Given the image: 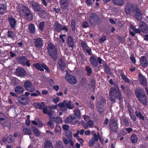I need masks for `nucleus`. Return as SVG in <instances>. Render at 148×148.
<instances>
[{"label":"nucleus","mask_w":148,"mask_h":148,"mask_svg":"<svg viewBox=\"0 0 148 148\" xmlns=\"http://www.w3.org/2000/svg\"><path fill=\"white\" fill-rule=\"evenodd\" d=\"M49 107L50 106H45V107H44V108H43V109H42V110H43V112L44 114H46L48 112V111L47 108L48 107Z\"/></svg>","instance_id":"nucleus-61"},{"label":"nucleus","mask_w":148,"mask_h":148,"mask_svg":"<svg viewBox=\"0 0 148 148\" xmlns=\"http://www.w3.org/2000/svg\"><path fill=\"white\" fill-rule=\"evenodd\" d=\"M123 121L125 126L128 127L129 125V121L126 118L123 119Z\"/></svg>","instance_id":"nucleus-53"},{"label":"nucleus","mask_w":148,"mask_h":148,"mask_svg":"<svg viewBox=\"0 0 148 148\" xmlns=\"http://www.w3.org/2000/svg\"><path fill=\"white\" fill-rule=\"evenodd\" d=\"M81 46L82 49L84 50L87 49L89 48V47L87 45V44L84 41H82L81 43Z\"/></svg>","instance_id":"nucleus-36"},{"label":"nucleus","mask_w":148,"mask_h":148,"mask_svg":"<svg viewBox=\"0 0 148 148\" xmlns=\"http://www.w3.org/2000/svg\"><path fill=\"white\" fill-rule=\"evenodd\" d=\"M19 12L21 14L25 15L28 20L31 21L33 19L32 13L29 9L26 6L22 5L19 7Z\"/></svg>","instance_id":"nucleus-4"},{"label":"nucleus","mask_w":148,"mask_h":148,"mask_svg":"<svg viewBox=\"0 0 148 148\" xmlns=\"http://www.w3.org/2000/svg\"><path fill=\"white\" fill-rule=\"evenodd\" d=\"M82 26L84 28L88 27H89V23L87 21H84L82 24Z\"/></svg>","instance_id":"nucleus-52"},{"label":"nucleus","mask_w":148,"mask_h":148,"mask_svg":"<svg viewBox=\"0 0 148 148\" xmlns=\"http://www.w3.org/2000/svg\"><path fill=\"white\" fill-rule=\"evenodd\" d=\"M106 35H103L100 39V42H103L106 40Z\"/></svg>","instance_id":"nucleus-60"},{"label":"nucleus","mask_w":148,"mask_h":148,"mask_svg":"<svg viewBox=\"0 0 148 148\" xmlns=\"http://www.w3.org/2000/svg\"><path fill=\"white\" fill-rule=\"evenodd\" d=\"M130 115L131 118L132 119L133 121H135L136 120V117L134 113Z\"/></svg>","instance_id":"nucleus-63"},{"label":"nucleus","mask_w":148,"mask_h":148,"mask_svg":"<svg viewBox=\"0 0 148 148\" xmlns=\"http://www.w3.org/2000/svg\"><path fill=\"white\" fill-rule=\"evenodd\" d=\"M113 3L117 6L122 5L123 4V0H112Z\"/></svg>","instance_id":"nucleus-32"},{"label":"nucleus","mask_w":148,"mask_h":148,"mask_svg":"<svg viewBox=\"0 0 148 148\" xmlns=\"http://www.w3.org/2000/svg\"><path fill=\"white\" fill-rule=\"evenodd\" d=\"M89 60L90 64L94 67H96L97 66L98 63L97 60L94 57H90V58Z\"/></svg>","instance_id":"nucleus-25"},{"label":"nucleus","mask_w":148,"mask_h":148,"mask_svg":"<svg viewBox=\"0 0 148 148\" xmlns=\"http://www.w3.org/2000/svg\"><path fill=\"white\" fill-rule=\"evenodd\" d=\"M60 3L61 5V8L65 10L67 9L69 6V0H60Z\"/></svg>","instance_id":"nucleus-20"},{"label":"nucleus","mask_w":148,"mask_h":148,"mask_svg":"<svg viewBox=\"0 0 148 148\" xmlns=\"http://www.w3.org/2000/svg\"><path fill=\"white\" fill-rule=\"evenodd\" d=\"M65 135L67 138L69 139H71L72 137L71 132L69 131H67L65 132Z\"/></svg>","instance_id":"nucleus-45"},{"label":"nucleus","mask_w":148,"mask_h":148,"mask_svg":"<svg viewBox=\"0 0 148 148\" xmlns=\"http://www.w3.org/2000/svg\"><path fill=\"white\" fill-rule=\"evenodd\" d=\"M136 116L137 117H139L140 119L144 121L145 118L144 116H143L141 113L140 112H138L137 111L135 112Z\"/></svg>","instance_id":"nucleus-38"},{"label":"nucleus","mask_w":148,"mask_h":148,"mask_svg":"<svg viewBox=\"0 0 148 148\" xmlns=\"http://www.w3.org/2000/svg\"><path fill=\"white\" fill-rule=\"evenodd\" d=\"M14 141V138L12 135H10L7 138V141L9 143H12Z\"/></svg>","instance_id":"nucleus-49"},{"label":"nucleus","mask_w":148,"mask_h":148,"mask_svg":"<svg viewBox=\"0 0 148 148\" xmlns=\"http://www.w3.org/2000/svg\"><path fill=\"white\" fill-rule=\"evenodd\" d=\"M144 92L142 89L140 90V91L136 92V95L137 98L140 102L144 106L147 105V100L145 94H144Z\"/></svg>","instance_id":"nucleus-6"},{"label":"nucleus","mask_w":148,"mask_h":148,"mask_svg":"<svg viewBox=\"0 0 148 148\" xmlns=\"http://www.w3.org/2000/svg\"><path fill=\"white\" fill-rule=\"evenodd\" d=\"M36 92L32 93L31 94L32 96L37 97L38 96H41V94L40 91L38 90H36Z\"/></svg>","instance_id":"nucleus-46"},{"label":"nucleus","mask_w":148,"mask_h":148,"mask_svg":"<svg viewBox=\"0 0 148 148\" xmlns=\"http://www.w3.org/2000/svg\"><path fill=\"white\" fill-rule=\"evenodd\" d=\"M86 71L87 72V75L88 76H90L92 73V69L89 66H87L86 67Z\"/></svg>","instance_id":"nucleus-43"},{"label":"nucleus","mask_w":148,"mask_h":148,"mask_svg":"<svg viewBox=\"0 0 148 148\" xmlns=\"http://www.w3.org/2000/svg\"><path fill=\"white\" fill-rule=\"evenodd\" d=\"M8 20L11 27L15 29L17 24V22L15 19L13 17H8Z\"/></svg>","instance_id":"nucleus-21"},{"label":"nucleus","mask_w":148,"mask_h":148,"mask_svg":"<svg viewBox=\"0 0 148 148\" xmlns=\"http://www.w3.org/2000/svg\"><path fill=\"white\" fill-rule=\"evenodd\" d=\"M33 105L36 108L42 110L45 106V103L43 102L41 103L39 102H36L34 103Z\"/></svg>","instance_id":"nucleus-26"},{"label":"nucleus","mask_w":148,"mask_h":148,"mask_svg":"<svg viewBox=\"0 0 148 148\" xmlns=\"http://www.w3.org/2000/svg\"><path fill=\"white\" fill-rule=\"evenodd\" d=\"M67 44L69 47L73 48L74 46V42L72 37L71 36H69L66 39Z\"/></svg>","instance_id":"nucleus-22"},{"label":"nucleus","mask_w":148,"mask_h":148,"mask_svg":"<svg viewBox=\"0 0 148 148\" xmlns=\"http://www.w3.org/2000/svg\"><path fill=\"white\" fill-rule=\"evenodd\" d=\"M120 73L122 78L125 82L127 83H129L130 82V79L127 78L123 72L121 71Z\"/></svg>","instance_id":"nucleus-30"},{"label":"nucleus","mask_w":148,"mask_h":148,"mask_svg":"<svg viewBox=\"0 0 148 148\" xmlns=\"http://www.w3.org/2000/svg\"><path fill=\"white\" fill-rule=\"evenodd\" d=\"M130 27L133 31L136 33L140 34L142 32L140 29L135 28V27L132 25L130 26Z\"/></svg>","instance_id":"nucleus-35"},{"label":"nucleus","mask_w":148,"mask_h":148,"mask_svg":"<svg viewBox=\"0 0 148 148\" xmlns=\"http://www.w3.org/2000/svg\"><path fill=\"white\" fill-rule=\"evenodd\" d=\"M61 128L60 126L58 125H57L56 126L54 131L55 132L57 133L61 131Z\"/></svg>","instance_id":"nucleus-56"},{"label":"nucleus","mask_w":148,"mask_h":148,"mask_svg":"<svg viewBox=\"0 0 148 148\" xmlns=\"http://www.w3.org/2000/svg\"><path fill=\"white\" fill-rule=\"evenodd\" d=\"M109 130L110 133L116 132L118 130V124L115 119H111L109 123Z\"/></svg>","instance_id":"nucleus-7"},{"label":"nucleus","mask_w":148,"mask_h":148,"mask_svg":"<svg viewBox=\"0 0 148 148\" xmlns=\"http://www.w3.org/2000/svg\"><path fill=\"white\" fill-rule=\"evenodd\" d=\"M7 6L5 4H0V14L2 15L6 13Z\"/></svg>","instance_id":"nucleus-23"},{"label":"nucleus","mask_w":148,"mask_h":148,"mask_svg":"<svg viewBox=\"0 0 148 148\" xmlns=\"http://www.w3.org/2000/svg\"><path fill=\"white\" fill-rule=\"evenodd\" d=\"M28 29L31 33H34L35 32V27L34 25L32 24H30L29 25Z\"/></svg>","instance_id":"nucleus-33"},{"label":"nucleus","mask_w":148,"mask_h":148,"mask_svg":"<svg viewBox=\"0 0 148 148\" xmlns=\"http://www.w3.org/2000/svg\"><path fill=\"white\" fill-rule=\"evenodd\" d=\"M126 5L131 10H133L134 8V5L133 4L128 3Z\"/></svg>","instance_id":"nucleus-55"},{"label":"nucleus","mask_w":148,"mask_h":148,"mask_svg":"<svg viewBox=\"0 0 148 148\" xmlns=\"http://www.w3.org/2000/svg\"><path fill=\"white\" fill-rule=\"evenodd\" d=\"M109 97L110 100L113 103L115 102L117 98L120 100H121V93L117 86L110 88L109 91Z\"/></svg>","instance_id":"nucleus-1"},{"label":"nucleus","mask_w":148,"mask_h":148,"mask_svg":"<svg viewBox=\"0 0 148 148\" xmlns=\"http://www.w3.org/2000/svg\"><path fill=\"white\" fill-rule=\"evenodd\" d=\"M138 138L137 136L135 134H133L131 137V140L132 143H136L138 141Z\"/></svg>","instance_id":"nucleus-31"},{"label":"nucleus","mask_w":148,"mask_h":148,"mask_svg":"<svg viewBox=\"0 0 148 148\" xmlns=\"http://www.w3.org/2000/svg\"><path fill=\"white\" fill-rule=\"evenodd\" d=\"M45 25V23L43 21L41 22L40 23L39 26V28L41 31H42L43 30Z\"/></svg>","instance_id":"nucleus-51"},{"label":"nucleus","mask_w":148,"mask_h":148,"mask_svg":"<svg viewBox=\"0 0 148 148\" xmlns=\"http://www.w3.org/2000/svg\"><path fill=\"white\" fill-rule=\"evenodd\" d=\"M23 132L25 134L30 135L31 134V132L29 129L24 128L23 130Z\"/></svg>","instance_id":"nucleus-42"},{"label":"nucleus","mask_w":148,"mask_h":148,"mask_svg":"<svg viewBox=\"0 0 148 148\" xmlns=\"http://www.w3.org/2000/svg\"><path fill=\"white\" fill-rule=\"evenodd\" d=\"M52 101L55 104H57L60 101V98L57 97L56 98L53 99Z\"/></svg>","instance_id":"nucleus-59"},{"label":"nucleus","mask_w":148,"mask_h":148,"mask_svg":"<svg viewBox=\"0 0 148 148\" xmlns=\"http://www.w3.org/2000/svg\"><path fill=\"white\" fill-rule=\"evenodd\" d=\"M16 74L18 76L23 77L26 75V73L23 68L18 67L16 69Z\"/></svg>","instance_id":"nucleus-16"},{"label":"nucleus","mask_w":148,"mask_h":148,"mask_svg":"<svg viewBox=\"0 0 148 148\" xmlns=\"http://www.w3.org/2000/svg\"><path fill=\"white\" fill-rule=\"evenodd\" d=\"M62 127L63 130L65 131H69L68 129L69 128V126L68 125H63Z\"/></svg>","instance_id":"nucleus-62"},{"label":"nucleus","mask_w":148,"mask_h":148,"mask_svg":"<svg viewBox=\"0 0 148 148\" xmlns=\"http://www.w3.org/2000/svg\"><path fill=\"white\" fill-rule=\"evenodd\" d=\"M86 82L87 79L84 77H83L81 79L80 83L82 85H84Z\"/></svg>","instance_id":"nucleus-58"},{"label":"nucleus","mask_w":148,"mask_h":148,"mask_svg":"<svg viewBox=\"0 0 148 148\" xmlns=\"http://www.w3.org/2000/svg\"><path fill=\"white\" fill-rule=\"evenodd\" d=\"M62 26V25L59 24L58 22H55L53 25L54 30L57 32H60L61 31Z\"/></svg>","instance_id":"nucleus-27"},{"label":"nucleus","mask_w":148,"mask_h":148,"mask_svg":"<svg viewBox=\"0 0 148 148\" xmlns=\"http://www.w3.org/2000/svg\"><path fill=\"white\" fill-rule=\"evenodd\" d=\"M30 5L34 12H39L38 13L39 16H41L46 14V11L42 9L40 5L37 2L32 1L30 2Z\"/></svg>","instance_id":"nucleus-2"},{"label":"nucleus","mask_w":148,"mask_h":148,"mask_svg":"<svg viewBox=\"0 0 148 148\" xmlns=\"http://www.w3.org/2000/svg\"><path fill=\"white\" fill-rule=\"evenodd\" d=\"M140 63L142 67L145 68L148 65V61L145 56H142L140 58Z\"/></svg>","instance_id":"nucleus-19"},{"label":"nucleus","mask_w":148,"mask_h":148,"mask_svg":"<svg viewBox=\"0 0 148 148\" xmlns=\"http://www.w3.org/2000/svg\"><path fill=\"white\" fill-rule=\"evenodd\" d=\"M75 119V116L73 114H72L70 116L66 118L65 120V122L66 123L73 125L75 123L73 121Z\"/></svg>","instance_id":"nucleus-18"},{"label":"nucleus","mask_w":148,"mask_h":148,"mask_svg":"<svg viewBox=\"0 0 148 148\" xmlns=\"http://www.w3.org/2000/svg\"><path fill=\"white\" fill-rule=\"evenodd\" d=\"M44 148H53L52 142L49 140H46L44 144Z\"/></svg>","instance_id":"nucleus-28"},{"label":"nucleus","mask_w":148,"mask_h":148,"mask_svg":"<svg viewBox=\"0 0 148 148\" xmlns=\"http://www.w3.org/2000/svg\"><path fill=\"white\" fill-rule=\"evenodd\" d=\"M43 45V41L42 38H38L35 39L34 41V45L38 49L42 48Z\"/></svg>","instance_id":"nucleus-14"},{"label":"nucleus","mask_w":148,"mask_h":148,"mask_svg":"<svg viewBox=\"0 0 148 148\" xmlns=\"http://www.w3.org/2000/svg\"><path fill=\"white\" fill-rule=\"evenodd\" d=\"M58 64L60 69L62 71H64L66 67V66L65 59L64 57L59 59L58 62Z\"/></svg>","instance_id":"nucleus-15"},{"label":"nucleus","mask_w":148,"mask_h":148,"mask_svg":"<svg viewBox=\"0 0 148 148\" xmlns=\"http://www.w3.org/2000/svg\"><path fill=\"white\" fill-rule=\"evenodd\" d=\"M75 115L77 118H79L80 117L81 113L80 110L77 108L74 109L73 110Z\"/></svg>","instance_id":"nucleus-34"},{"label":"nucleus","mask_w":148,"mask_h":148,"mask_svg":"<svg viewBox=\"0 0 148 148\" xmlns=\"http://www.w3.org/2000/svg\"><path fill=\"white\" fill-rule=\"evenodd\" d=\"M54 119L53 121L58 123H60L62 122V120L60 117L57 116L56 118Z\"/></svg>","instance_id":"nucleus-50"},{"label":"nucleus","mask_w":148,"mask_h":148,"mask_svg":"<svg viewBox=\"0 0 148 148\" xmlns=\"http://www.w3.org/2000/svg\"><path fill=\"white\" fill-rule=\"evenodd\" d=\"M139 79V82L141 85L145 87L147 86V82L145 77L143 75L140 74Z\"/></svg>","instance_id":"nucleus-17"},{"label":"nucleus","mask_w":148,"mask_h":148,"mask_svg":"<svg viewBox=\"0 0 148 148\" xmlns=\"http://www.w3.org/2000/svg\"><path fill=\"white\" fill-rule=\"evenodd\" d=\"M71 27L72 28L73 31H75L76 27V23L74 20H73L71 21Z\"/></svg>","instance_id":"nucleus-47"},{"label":"nucleus","mask_w":148,"mask_h":148,"mask_svg":"<svg viewBox=\"0 0 148 148\" xmlns=\"http://www.w3.org/2000/svg\"><path fill=\"white\" fill-rule=\"evenodd\" d=\"M95 141H96L95 140H94L93 138H91L90 139V140L89 142V146L90 147H91L92 146V145H94V143Z\"/></svg>","instance_id":"nucleus-57"},{"label":"nucleus","mask_w":148,"mask_h":148,"mask_svg":"<svg viewBox=\"0 0 148 148\" xmlns=\"http://www.w3.org/2000/svg\"><path fill=\"white\" fill-rule=\"evenodd\" d=\"M47 49L48 53L51 58L54 60H57L58 56L56 46L51 43L49 44L48 45Z\"/></svg>","instance_id":"nucleus-3"},{"label":"nucleus","mask_w":148,"mask_h":148,"mask_svg":"<svg viewBox=\"0 0 148 148\" xmlns=\"http://www.w3.org/2000/svg\"><path fill=\"white\" fill-rule=\"evenodd\" d=\"M33 66L37 70L41 71H44V69H45L48 73H49L50 72V70L45 63H37L34 64Z\"/></svg>","instance_id":"nucleus-8"},{"label":"nucleus","mask_w":148,"mask_h":148,"mask_svg":"<svg viewBox=\"0 0 148 148\" xmlns=\"http://www.w3.org/2000/svg\"><path fill=\"white\" fill-rule=\"evenodd\" d=\"M66 107L70 109H72L73 108V106L72 105L71 101L67 103L66 101Z\"/></svg>","instance_id":"nucleus-41"},{"label":"nucleus","mask_w":148,"mask_h":148,"mask_svg":"<svg viewBox=\"0 0 148 148\" xmlns=\"http://www.w3.org/2000/svg\"><path fill=\"white\" fill-rule=\"evenodd\" d=\"M125 12L126 14H129L131 13V10L129 9L127 5H126L125 8Z\"/></svg>","instance_id":"nucleus-54"},{"label":"nucleus","mask_w":148,"mask_h":148,"mask_svg":"<svg viewBox=\"0 0 148 148\" xmlns=\"http://www.w3.org/2000/svg\"><path fill=\"white\" fill-rule=\"evenodd\" d=\"M133 12L135 18L138 21L142 20L143 19V15L141 11L138 8H136L133 10Z\"/></svg>","instance_id":"nucleus-10"},{"label":"nucleus","mask_w":148,"mask_h":148,"mask_svg":"<svg viewBox=\"0 0 148 148\" xmlns=\"http://www.w3.org/2000/svg\"><path fill=\"white\" fill-rule=\"evenodd\" d=\"M100 19V17L97 14L92 13L90 14L88 21L91 25L95 26L98 24Z\"/></svg>","instance_id":"nucleus-5"},{"label":"nucleus","mask_w":148,"mask_h":148,"mask_svg":"<svg viewBox=\"0 0 148 148\" xmlns=\"http://www.w3.org/2000/svg\"><path fill=\"white\" fill-rule=\"evenodd\" d=\"M105 70L106 73L108 74H111L110 68L108 66H106L105 67Z\"/></svg>","instance_id":"nucleus-48"},{"label":"nucleus","mask_w":148,"mask_h":148,"mask_svg":"<svg viewBox=\"0 0 148 148\" xmlns=\"http://www.w3.org/2000/svg\"><path fill=\"white\" fill-rule=\"evenodd\" d=\"M18 60L19 63L23 65H26L28 67L30 66V60H28L27 57L25 56L20 57Z\"/></svg>","instance_id":"nucleus-13"},{"label":"nucleus","mask_w":148,"mask_h":148,"mask_svg":"<svg viewBox=\"0 0 148 148\" xmlns=\"http://www.w3.org/2000/svg\"><path fill=\"white\" fill-rule=\"evenodd\" d=\"M24 87L27 91L30 92H33L35 90V87L29 80L26 81L24 83Z\"/></svg>","instance_id":"nucleus-11"},{"label":"nucleus","mask_w":148,"mask_h":148,"mask_svg":"<svg viewBox=\"0 0 148 148\" xmlns=\"http://www.w3.org/2000/svg\"><path fill=\"white\" fill-rule=\"evenodd\" d=\"M66 101H64L63 102L58 104V107L60 108V110L62 111H66L67 109L66 108Z\"/></svg>","instance_id":"nucleus-24"},{"label":"nucleus","mask_w":148,"mask_h":148,"mask_svg":"<svg viewBox=\"0 0 148 148\" xmlns=\"http://www.w3.org/2000/svg\"><path fill=\"white\" fill-rule=\"evenodd\" d=\"M24 91L23 88L20 86H17L15 88V92L20 94H22Z\"/></svg>","instance_id":"nucleus-29"},{"label":"nucleus","mask_w":148,"mask_h":148,"mask_svg":"<svg viewBox=\"0 0 148 148\" xmlns=\"http://www.w3.org/2000/svg\"><path fill=\"white\" fill-rule=\"evenodd\" d=\"M92 138H93L94 140L96 141H98L99 139L100 140H101L100 139V135L98 133L97 134L96 133H95L94 135V137Z\"/></svg>","instance_id":"nucleus-40"},{"label":"nucleus","mask_w":148,"mask_h":148,"mask_svg":"<svg viewBox=\"0 0 148 148\" xmlns=\"http://www.w3.org/2000/svg\"><path fill=\"white\" fill-rule=\"evenodd\" d=\"M15 34L11 30H8L7 33V36L9 38H14Z\"/></svg>","instance_id":"nucleus-37"},{"label":"nucleus","mask_w":148,"mask_h":148,"mask_svg":"<svg viewBox=\"0 0 148 148\" xmlns=\"http://www.w3.org/2000/svg\"><path fill=\"white\" fill-rule=\"evenodd\" d=\"M79 130H77V132L75 134H74V137L76 138L77 139L79 137Z\"/></svg>","instance_id":"nucleus-64"},{"label":"nucleus","mask_w":148,"mask_h":148,"mask_svg":"<svg viewBox=\"0 0 148 148\" xmlns=\"http://www.w3.org/2000/svg\"><path fill=\"white\" fill-rule=\"evenodd\" d=\"M138 26L143 33L145 34L148 33V26L144 21H140L139 23Z\"/></svg>","instance_id":"nucleus-12"},{"label":"nucleus","mask_w":148,"mask_h":148,"mask_svg":"<svg viewBox=\"0 0 148 148\" xmlns=\"http://www.w3.org/2000/svg\"><path fill=\"white\" fill-rule=\"evenodd\" d=\"M25 99V98L24 97H21V99H19L18 102L20 103L23 105H25L27 104V102L26 101H24Z\"/></svg>","instance_id":"nucleus-44"},{"label":"nucleus","mask_w":148,"mask_h":148,"mask_svg":"<svg viewBox=\"0 0 148 148\" xmlns=\"http://www.w3.org/2000/svg\"><path fill=\"white\" fill-rule=\"evenodd\" d=\"M65 78L69 83L71 84H75L77 82V79L75 76L67 73L65 76Z\"/></svg>","instance_id":"nucleus-9"},{"label":"nucleus","mask_w":148,"mask_h":148,"mask_svg":"<svg viewBox=\"0 0 148 148\" xmlns=\"http://www.w3.org/2000/svg\"><path fill=\"white\" fill-rule=\"evenodd\" d=\"M33 131L34 133L36 136H39L40 135V132L39 130L35 127H34L33 128Z\"/></svg>","instance_id":"nucleus-39"}]
</instances>
